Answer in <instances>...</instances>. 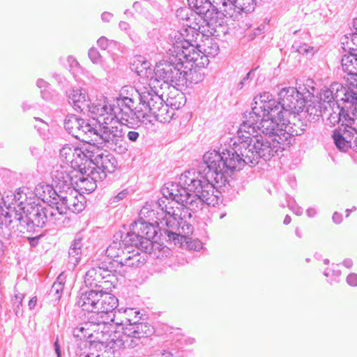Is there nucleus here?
<instances>
[{"label": "nucleus", "mask_w": 357, "mask_h": 357, "mask_svg": "<svg viewBox=\"0 0 357 357\" xmlns=\"http://www.w3.org/2000/svg\"><path fill=\"white\" fill-rule=\"evenodd\" d=\"M303 43L301 42L300 40H296L294 43L292 45V50L296 52H298L301 54H308L310 53L313 48L308 45L306 44L305 41H307L310 40V33L307 32H303Z\"/></svg>", "instance_id": "43"}, {"label": "nucleus", "mask_w": 357, "mask_h": 357, "mask_svg": "<svg viewBox=\"0 0 357 357\" xmlns=\"http://www.w3.org/2000/svg\"><path fill=\"white\" fill-rule=\"evenodd\" d=\"M124 238L114 240L106 250L107 256L121 266H138L145 262L144 255L133 253L130 257L124 256Z\"/></svg>", "instance_id": "12"}, {"label": "nucleus", "mask_w": 357, "mask_h": 357, "mask_svg": "<svg viewBox=\"0 0 357 357\" xmlns=\"http://www.w3.org/2000/svg\"><path fill=\"white\" fill-rule=\"evenodd\" d=\"M103 179V174H92V175L84 176L77 174L74 179L73 184L76 185L79 190L82 193H90L96 188V183Z\"/></svg>", "instance_id": "24"}, {"label": "nucleus", "mask_w": 357, "mask_h": 357, "mask_svg": "<svg viewBox=\"0 0 357 357\" xmlns=\"http://www.w3.org/2000/svg\"><path fill=\"white\" fill-rule=\"evenodd\" d=\"M149 103L152 107L151 114L161 123H169L174 116L173 109L156 93H153V99Z\"/></svg>", "instance_id": "18"}, {"label": "nucleus", "mask_w": 357, "mask_h": 357, "mask_svg": "<svg viewBox=\"0 0 357 357\" xmlns=\"http://www.w3.org/2000/svg\"><path fill=\"white\" fill-rule=\"evenodd\" d=\"M79 129V134H78L76 137L88 143L96 141V137L99 136L98 131L84 120L83 123H82V127Z\"/></svg>", "instance_id": "37"}, {"label": "nucleus", "mask_w": 357, "mask_h": 357, "mask_svg": "<svg viewBox=\"0 0 357 357\" xmlns=\"http://www.w3.org/2000/svg\"><path fill=\"white\" fill-rule=\"evenodd\" d=\"M328 109L324 112V116L327 118L330 124L335 126L341 123L342 126H347V120L350 115L351 109L343 107L340 104H336L335 106H328Z\"/></svg>", "instance_id": "22"}, {"label": "nucleus", "mask_w": 357, "mask_h": 357, "mask_svg": "<svg viewBox=\"0 0 357 357\" xmlns=\"http://www.w3.org/2000/svg\"><path fill=\"white\" fill-rule=\"evenodd\" d=\"M124 256L128 257L130 256L135 253L136 255H142L140 253V248H139V246L135 245L134 243V241L127 235L126 237H124Z\"/></svg>", "instance_id": "46"}, {"label": "nucleus", "mask_w": 357, "mask_h": 357, "mask_svg": "<svg viewBox=\"0 0 357 357\" xmlns=\"http://www.w3.org/2000/svg\"><path fill=\"white\" fill-rule=\"evenodd\" d=\"M217 18L190 12L185 19V28L181 30L177 37L187 38V35L196 38L199 33L208 36L213 35L216 31Z\"/></svg>", "instance_id": "9"}, {"label": "nucleus", "mask_w": 357, "mask_h": 357, "mask_svg": "<svg viewBox=\"0 0 357 357\" xmlns=\"http://www.w3.org/2000/svg\"><path fill=\"white\" fill-rule=\"evenodd\" d=\"M343 265L348 268H350L353 265V261L351 259H346L342 262Z\"/></svg>", "instance_id": "56"}, {"label": "nucleus", "mask_w": 357, "mask_h": 357, "mask_svg": "<svg viewBox=\"0 0 357 357\" xmlns=\"http://www.w3.org/2000/svg\"><path fill=\"white\" fill-rule=\"evenodd\" d=\"M352 144H353V146H354V149H355V151H357V132H356V136L354 139V142H353Z\"/></svg>", "instance_id": "60"}, {"label": "nucleus", "mask_w": 357, "mask_h": 357, "mask_svg": "<svg viewBox=\"0 0 357 357\" xmlns=\"http://www.w3.org/2000/svg\"><path fill=\"white\" fill-rule=\"evenodd\" d=\"M91 112L98 124L100 123V119L105 121L116 116L112 105L106 98L100 100L96 104L93 105Z\"/></svg>", "instance_id": "23"}, {"label": "nucleus", "mask_w": 357, "mask_h": 357, "mask_svg": "<svg viewBox=\"0 0 357 357\" xmlns=\"http://www.w3.org/2000/svg\"><path fill=\"white\" fill-rule=\"evenodd\" d=\"M349 113L350 115H349V118L347 120V126L352 128L357 132V106L354 105V107L350 109Z\"/></svg>", "instance_id": "48"}, {"label": "nucleus", "mask_w": 357, "mask_h": 357, "mask_svg": "<svg viewBox=\"0 0 357 357\" xmlns=\"http://www.w3.org/2000/svg\"><path fill=\"white\" fill-rule=\"evenodd\" d=\"M124 314L125 318L128 324H135L141 319L139 311L134 308L126 309Z\"/></svg>", "instance_id": "47"}, {"label": "nucleus", "mask_w": 357, "mask_h": 357, "mask_svg": "<svg viewBox=\"0 0 357 357\" xmlns=\"http://www.w3.org/2000/svg\"><path fill=\"white\" fill-rule=\"evenodd\" d=\"M132 67L138 76L149 80V84H151L153 70L151 68L150 62L145 59H137L133 63Z\"/></svg>", "instance_id": "34"}, {"label": "nucleus", "mask_w": 357, "mask_h": 357, "mask_svg": "<svg viewBox=\"0 0 357 357\" xmlns=\"http://www.w3.org/2000/svg\"><path fill=\"white\" fill-rule=\"evenodd\" d=\"M185 99L183 93L178 90L170 91L166 101V103L173 109L174 112L176 109L182 107L185 105Z\"/></svg>", "instance_id": "39"}, {"label": "nucleus", "mask_w": 357, "mask_h": 357, "mask_svg": "<svg viewBox=\"0 0 357 357\" xmlns=\"http://www.w3.org/2000/svg\"><path fill=\"white\" fill-rule=\"evenodd\" d=\"M123 92L126 95L121 98L123 108L119 112V120L123 124L132 123L133 114L139 121H143L151 115V106L150 100L153 99V93H148L142 96L135 87L126 86Z\"/></svg>", "instance_id": "2"}, {"label": "nucleus", "mask_w": 357, "mask_h": 357, "mask_svg": "<svg viewBox=\"0 0 357 357\" xmlns=\"http://www.w3.org/2000/svg\"><path fill=\"white\" fill-rule=\"evenodd\" d=\"M291 217L289 215H287L284 219L283 223L285 225H287L291 222Z\"/></svg>", "instance_id": "58"}, {"label": "nucleus", "mask_w": 357, "mask_h": 357, "mask_svg": "<svg viewBox=\"0 0 357 357\" xmlns=\"http://www.w3.org/2000/svg\"><path fill=\"white\" fill-rule=\"evenodd\" d=\"M175 42L172 49H170V54H175L176 58L185 59L186 61L192 63V66L198 68H204L208 63L209 60L204 54L199 45L194 46L192 42L195 40L187 35V38L174 36Z\"/></svg>", "instance_id": "8"}, {"label": "nucleus", "mask_w": 357, "mask_h": 357, "mask_svg": "<svg viewBox=\"0 0 357 357\" xmlns=\"http://www.w3.org/2000/svg\"><path fill=\"white\" fill-rule=\"evenodd\" d=\"M62 199L67 205L68 211L79 213L84 209L83 197L74 188L68 187V189L65 192H62Z\"/></svg>", "instance_id": "25"}, {"label": "nucleus", "mask_w": 357, "mask_h": 357, "mask_svg": "<svg viewBox=\"0 0 357 357\" xmlns=\"http://www.w3.org/2000/svg\"><path fill=\"white\" fill-rule=\"evenodd\" d=\"M76 171L70 165L68 166H61L56 167L52 172V178L56 187H70L73 184L74 179L76 178Z\"/></svg>", "instance_id": "21"}, {"label": "nucleus", "mask_w": 357, "mask_h": 357, "mask_svg": "<svg viewBox=\"0 0 357 357\" xmlns=\"http://www.w3.org/2000/svg\"><path fill=\"white\" fill-rule=\"evenodd\" d=\"M62 192H60V194H59L56 197V199L52 200V202H50L54 205L52 206V211L51 213L52 215H56V213H58L59 215L66 214L68 211L67 205L62 199Z\"/></svg>", "instance_id": "44"}, {"label": "nucleus", "mask_w": 357, "mask_h": 357, "mask_svg": "<svg viewBox=\"0 0 357 357\" xmlns=\"http://www.w3.org/2000/svg\"><path fill=\"white\" fill-rule=\"evenodd\" d=\"M124 333L131 337L146 338L154 333V328L148 323L137 322L135 324H128L124 329Z\"/></svg>", "instance_id": "26"}, {"label": "nucleus", "mask_w": 357, "mask_h": 357, "mask_svg": "<svg viewBox=\"0 0 357 357\" xmlns=\"http://www.w3.org/2000/svg\"><path fill=\"white\" fill-rule=\"evenodd\" d=\"M342 70L347 73L344 77L347 84L357 89V54H345L341 60Z\"/></svg>", "instance_id": "20"}, {"label": "nucleus", "mask_w": 357, "mask_h": 357, "mask_svg": "<svg viewBox=\"0 0 357 357\" xmlns=\"http://www.w3.org/2000/svg\"><path fill=\"white\" fill-rule=\"evenodd\" d=\"M348 137H351L349 135L348 131L341 134L339 131H334L333 138L334 143L337 148L340 151H346L349 147L352 146L351 139H348Z\"/></svg>", "instance_id": "40"}, {"label": "nucleus", "mask_w": 357, "mask_h": 357, "mask_svg": "<svg viewBox=\"0 0 357 357\" xmlns=\"http://www.w3.org/2000/svg\"><path fill=\"white\" fill-rule=\"evenodd\" d=\"M352 86L345 87L342 84L334 82L332 84L335 101L340 104L343 102V107L352 109L354 105L357 106V92L351 89Z\"/></svg>", "instance_id": "16"}, {"label": "nucleus", "mask_w": 357, "mask_h": 357, "mask_svg": "<svg viewBox=\"0 0 357 357\" xmlns=\"http://www.w3.org/2000/svg\"><path fill=\"white\" fill-rule=\"evenodd\" d=\"M332 219L335 224H340L342 221V215L337 212H335L333 215Z\"/></svg>", "instance_id": "52"}, {"label": "nucleus", "mask_w": 357, "mask_h": 357, "mask_svg": "<svg viewBox=\"0 0 357 357\" xmlns=\"http://www.w3.org/2000/svg\"><path fill=\"white\" fill-rule=\"evenodd\" d=\"M156 228L151 223L138 221L132 225V231L128 236L144 253L152 250L154 238L157 235Z\"/></svg>", "instance_id": "11"}, {"label": "nucleus", "mask_w": 357, "mask_h": 357, "mask_svg": "<svg viewBox=\"0 0 357 357\" xmlns=\"http://www.w3.org/2000/svg\"><path fill=\"white\" fill-rule=\"evenodd\" d=\"M189 6L198 13L206 15L207 17H213L218 18V13L213 9L210 10L211 2L208 0H188Z\"/></svg>", "instance_id": "30"}, {"label": "nucleus", "mask_w": 357, "mask_h": 357, "mask_svg": "<svg viewBox=\"0 0 357 357\" xmlns=\"http://www.w3.org/2000/svg\"><path fill=\"white\" fill-rule=\"evenodd\" d=\"M328 109L325 103L312 102L307 105L305 112L309 116V120L317 121L320 116H324V112Z\"/></svg>", "instance_id": "38"}, {"label": "nucleus", "mask_w": 357, "mask_h": 357, "mask_svg": "<svg viewBox=\"0 0 357 357\" xmlns=\"http://www.w3.org/2000/svg\"><path fill=\"white\" fill-rule=\"evenodd\" d=\"M36 195L45 202H52L56 200L59 195L52 185L45 183H40L35 188Z\"/></svg>", "instance_id": "31"}, {"label": "nucleus", "mask_w": 357, "mask_h": 357, "mask_svg": "<svg viewBox=\"0 0 357 357\" xmlns=\"http://www.w3.org/2000/svg\"><path fill=\"white\" fill-rule=\"evenodd\" d=\"M96 152L97 153L95 154L94 160L96 161L98 171L103 174L104 178L107 173H112L115 170V160L109 155H104L98 149Z\"/></svg>", "instance_id": "27"}, {"label": "nucleus", "mask_w": 357, "mask_h": 357, "mask_svg": "<svg viewBox=\"0 0 357 357\" xmlns=\"http://www.w3.org/2000/svg\"><path fill=\"white\" fill-rule=\"evenodd\" d=\"M124 238L114 240L106 250L107 256L121 266H138L145 262L144 255L133 253L130 257L124 256Z\"/></svg>", "instance_id": "13"}, {"label": "nucleus", "mask_w": 357, "mask_h": 357, "mask_svg": "<svg viewBox=\"0 0 357 357\" xmlns=\"http://www.w3.org/2000/svg\"><path fill=\"white\" fill-rule=\"evenodd\" d=\"M356 206H353V207H352V208H351V209L347 208V209L346 210V213H347L346 217H347H347H349V215H350V213H351V211H356Z\"/></svg>", "instance_id": "61"}, {"label": "nucleus", "mask_w": 357, "mask_h": 357, "mask_svg": "<svg viewBox=\"0 0 357 357\" xmlns=\"http://www.w3.org/2000/svg\"><path fill=\"white\" fill-rule=\"evenodd\" d=\"M179 180L180 184L189 192L190 196H196V211L199 209L201 201L208 206H214L218 204L220 195L218 189V184L213 179L209 178V176L196 178L190 172H185L181 174Z\"/></svg>", "instance_id": "4"}, {"label": "nucleus", "mask_w": 357, "mask_h": 357, "mask_svg": "<svg viewBox=\"0 0 357 357\" xmlns=\"http://www.w3.org/2000/svg\"><path fill=\"white\" fill-rule=\"evenodd\" d=\"M82 123H83V119H79L75 115H70L65 120L64 126L69 133L76 137L79 134V130H80Z\"/></svg>", "instance_id": "41"}, {"label": "nucleus", "mask_w": 357, "mask_h": 357, "mask_svg": "<svg viewBox=\"0 0 357 357\" xmlns=\"http://www.w3.org/2000/svg\"><path fill=\"white\" fill-rule=\"evenodd\" d=\"M306 213L308 217L312 218V217H314L317 214V211H316L315 208H310L307 209Z\"/></svg>", "instance_id": "55"}, {"label": "nucleus", "mask_w": 357, "mask_h": 357, "mask_svg": "<svg viewBox=\"0 0 357 357\" xmlns=\"http://www.w3.org/2000/svg\"><path fill=\"white\" fill-rule=\"evenodd\" d=\"M296 88L298 93L304 98L305 103L313 97L315 91L314 82L311 79L299 80Z\"/></svg>", "instance_id": "32"}, {"label": "nucleus", "mask_w": 357, "mask_h": 357, "mask_svg": "<svg viewBox=\"0 0 357 357\" xmlns=\"http://www.w3.org/2000/svg\"><path fill=\"white\" fill-rule=\"evenodd\" d=\"M197 199L196 196H190L183 188V192L176 196V199H167L163 202L162 210L165 212L163 220L169 228L188 225L185 221L190 218L192 212L196 211Z\"/></svg>", "instance_id": "3"}, {"label": "nucleus", "mask_w": 357, "mask_h": 357, "mask_svg": "<svg viewBox=\"0 0 357 357\" xmlns=\"http://www.w3.org/2000/svg\"><path fill=\"white\" fill-rule=\"evenodd\" d=\"M128 137L130 141L135 142L139 137V133L136 131H129L128 133Z\"/></svg>", "instance_id": "53"}, {"label": "nucleus", "mask_w": 357, "mask_h": 357, "mask_svg": "<svg viewBox=\"0 0 357 357\" xmlns=\"http://www.w3.org/2000/svg\"><path fill=\"white\" fill-rule=\"evenodd\" d=\"M176 231L167 230L166 231L167 236L169 241H173L175 244L185 241L188 236L192 234V227L190 225H181L176 226L174 228Z\"/></svg>", "instance_id": "29"}, {"label": "nucleus", "mask_w": 357, "mask_h": 357, "mask_svg": "<svg viewBox=\"0 0 357 357\" xmlns=\"http://www.w3.org/2000/svg\"><path fill=\"white\" fill-rule=\"evenodd\" d=\"M36 302V298H33L32 299L30 300L29 301V305L31 306V305H34L35 303Z\"/></svg>", "instance_id": "63"}, {"label": "nucleus", "mask_w": 357, "mask_h": 357, "mask_svg": "<svg viewBox=\"0 0 357 357\" xmlns=\"http://www.w3.org/2000/svg\"><path fill=\"white\" fill-rule=\"evenodd\" d=\"M55 351L58 357H61V349L59 344V341L56 340L54 342Z\"/></svg>", "instance_id": "57"}, {"label": "nucleus", "mask_w": 357, "mask_h": 357, "mask_svg": "<svg viewBox=\"0 0 357 357\" xmlns=\"http://www.w3.org/2000/svg\"><path fill=\"white\" fill-rule=\"evenodd\" d=\"M68 98L73 105L78 108H81L83 105L89 100L87 92L80 88L72 89L68 95Z\"/></svg>", "instance_id": "36"}, {"label": "nucleus", "mask_w": 357, "mask_h": 357, "mask_svg": "<svg viewBox=\"0 0 357 357\" xmlns=\"http://www.w3.org/2000/svg\"><path fill=\"white\" fill-rule=\"evenodd\" d=\"M333 275H335L336 278H339L341 275V272L339 270H335L333 269L332 271Z\"/></svg>", "instance_id": "59"}, {"label": "nucleus", "mask_w": 357, "mask_h": 357, "mask_svg": "<svg viewBox=\"0 0 357 357\" xmlns=\"http://www.w3.org/2000/svg\"><path fill=\"white\" fill-rule=\"evenodd\" d=\"M199 47L202 49L207 59H208L209 56H215L219 51L217 43L210 38H206L202 40V43L199 44Z\"/></svg>", "instance_id": "42"}, {"label": "nucleus", "mask_w": 357, "mask_h": 357, "mask_svg": "<svg viewBox=\"0 0 357 357\" xmlns=\"http://www.w3.org/2000/svg\"><path fill=\"white\" fill-rule=\"evenodd\" d=\"M119 121H120L119 116L105 121L100 119L98 130L100 138L107 142L116 141L121 137V130L118 128Z\"/></svg>", "instance_id": "19"}, {"label": "nucleus", "mask_w": 357, "mask_h": 357, "mask_svg": "<svg viewBox=\"0 0 357 357\" xmlns=\"http://www.w3.org/2000/svg\"><path fill=\"white\" fill-rule=\"evenodd\" d=\"M116 271L112 267L109 270L103 266L98 267L86 273L85 282L91 287L96 288L94 291L109 293L117 282Z\"/></svg>", "instance_id": "10"}, {"label": "nucleus", "mask_w": 357, "mask_h": 357, "mask_svg": "<svg viewBox=\"0 0 357 357\" xmlns=\"http://www.w3.org/2000/svg\"><path fill=\"white\" fill-rule=\"evenodd\" d=\"M347 282L350 286H357V274L350 273L347 278Z\"/></svg>", "instance_id": "51"}, {"label": "nucleus", "mask_w": 357, "mask_h": 357, "mask_svg": "<svg viewBox=\"0 0 357 357\" xmlns=\"http://www.w3.org/2000/svg\"><path fill=\"white\" fill-rule=\"evenodd\" d=\"M107 322H108V319H107L106 320H105V319H104V320L100 321H98L97 324H98V325H99V324H106V323H107Z\"/></svg>", "instance_id": "64"}, {"label": "nucleus", "mask_w": 357, "mask_h": 357, "mask_svg": "<svg viewBox=\"0 0 357 357\" xmlns=\"http://www.w3.org/2000/svg\"><path fill=\"white\" fill-rule=\"evenodd\" d=\"M26 216L29 220L35 227H42L47 221V216L44 208L38 205H31L27 208Z\"/></svg>", "instance_id": "28"}, {"label": "nucleus", "mask_w": 357, "mask_h": 357, "mask_svg": "<svg viewBox=\"0 0 357 357\" xmlns=\"http://www.w3.org/2000/svg\"><path fill=\"white\" fill-rule=\"evenodd\" d=\"M77 304L85 312L107 315L118 307L119 301L110 293L89 290L80 295Z\"/></svg>", "instance_id": "6"}, {"label": "nucleus", "mask_w": 357, "mask_h": 357, "mask_svg": "<svg viewBox=\"0 0 357 357\" xmlns=\"http://www.w3.org/2000/svg\"><path fill=\"white\" fill-rule=\"evenodd\" d=\"M223 155L216 151H209L203 156L204 163L208 169L206 177L213 179L215 183H224Z\"/></svg>", "instance_id": "15"}, {"label": "nucleus", "mask_w": 357, "mask_h": 357, "mask_svg": "<svg viewBox=\"0 0 357 357\" xmlns=\"http://www.w3.org/2000/svg\"><path fill=\"white\" fill-rule=\"evenodd\" d=\"M238 4L243 10L248 12L254 9L255 0H240Z\"/></svg>", "instance_id": "50"}, {"label": "nucleus", "mask_w": 357, "mask_h": 357, "mask_svg": "<svg viewBox=\"0 0 357 357\" xmlns=\"http://www.w3.org/2000/svg\"><path fill=\"white\" fill-rule=\"evenodd\" d=\"M295 233H296V235L298 237V238H302V234L301 232V231L299 230L298 228H296V231H295Z\"/></svg>", "instance_id": "62"}, {"label": "nucleus", "mask_w": 357, "mask_h": 357, "mask_svg": "<svg viewBox=\"0 0 357 357\" xmlns=\"http://www.w3.org/2000/svg\"><path fill=\"white\" fill-rule=\"evenodd\" d=\"M224 178L226 176H231L235 172L240 171L246 160L233 149L222 151Z\"/></svg>", "instance_id": "17"}, {"label": "nucleus", "mask_w": 357, "mask_h": 357, "mask_svg": "<svg viewBox=\"0 0 357 357\" xmlns=\"http://www.w3.org/2000/svg\"><path fill=\"white\" fill-rule=\"evenodd\" d=\"M169 59L156 63L151 77V84L155 87L159 82L172 83L179 81L182 76L187 75L183 62L181 58L174 57L169 50Z\"/></svg>", "instance_id": "7"}, {"label": "nucleus", "mask_w": 357, "mask_h": 357, "mask_svg": "<svg viewBox=\"0 0 357 357\" xmlns=\"http://www.w3.org/2000/svg\"><path fill=\"white\" fill-rule=\"evenodd\" d=\"M287 206L297 215H301L303 213V208L296 203L293 198L287 199Z\"/></svg>", "instance_id": "49"}, {"label": "nucleus", "mask_w": 357, "mask_h": 357, "mask_svg": "<svg viewBox=\"0 0 357 357\" xmlns=\"http://www.w3.org/2000/svg\"><path fill=\"white\" fill-rule=\"evenodd\" d=\"M63 289V287L61 283H54L52 291H55L56 294H59V291H61Z\"/></svg>", "instance_id": "54"}, {"label": "nucleus", "mask_w": 357, "mask_h": 357, "mask_svg": "<svg viewBox=\"0 0 357 357\" xmlns=\"http://www.w3.org/2000/svg\"><path fill=\"white\" fill-rule=\"evenodd\" d=\"M108 46V40L105 38H99L89 52V56L93 63H98L101 61L100 52H105Z\"/></svg>", "instance_id": "35"}, {"label": "nucleus", "mask_w": 357, "mask_h": 357, "mask_svg": "<svg viewBox=\"0 0 357 357\" xmlns=\"http://www.w3.org/2000/svg\"><path fill=\"white\" fill-rule=\"evenodd\" d=\"M278 96V102L269 99V156L284 150L283 146L290 138L287 131L289 114H298L305 107L304 98L295 87L273 89Z\"/></svg>", "instance_id": "1"}, {"label": "nucleus", "mask_w": 357, "mask_h": 357, "mask_svg": "<svg viewBox=\"0 0 357 357\" xmlns=\"http://www.w3.org/2000/svg\"><path fill=\"white\" fill-rule=\"evenodd\" d=\"M231 149L242 156L245 160L252 164L258 162L261 154L264 155V147L266 146L262 137H256L255 142L243 141L240 139H231Z\"/></svg>", "instance_id": "14"}, {"label": "nucleus", "mask_w": 357, "mask_h": 357, "mask_svg": "<svg viewBox=\"0 0 357 357\" xmlns=\"http://www.w3.org/2000/svg\"><path fill=\"white\" fill-rule=\"evenodd\" d=\"M96 151H98V147L95 146L75 148L66 145L61 150L60 155L73 167L77 172L76 174L87 176L92 174H102L98 171L96 161L94 160L95 154L97 153Z\"/></svg>", "instance_id": "5"}, {"label": "nucleus", "mask_w": 357, "mask_h": 357, "mask_svg": "<svg viewBox=\"0 0 357 357\" xmlns=\"http://www.w3.org/2000/svg\"><path fill=\"white\" fill-rule=\"evenodd\" d=\"M319 103H325L327 106H335L337 102L335 101L332 84L329 88L322 89L320 93V102Z\"/></svg>", "instance_id": "45"}, {"label": "nucleus", "mask_w": 357, "mask_h": 357, "mask_svg": "<svg viewBox=\"0 0 357 357\" xmlns=\"http://www.w3.org/2000/svg\"><path fill=\"white\" fill-rule=\"evenodd\" d=\"M256 132L255 126L247 122H243L238 128L237 137L235 139L255 142L256 137H261V135H255Z\"/></svg>", "instance_id": "33"}]
</instances>
